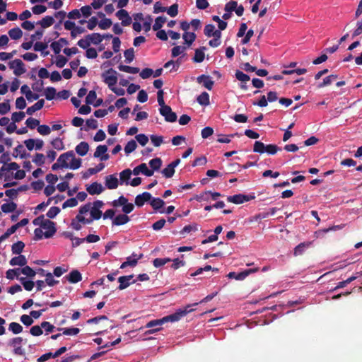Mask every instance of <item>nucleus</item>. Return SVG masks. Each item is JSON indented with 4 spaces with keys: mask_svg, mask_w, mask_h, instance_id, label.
Segmentation results:
<instances>
[{
    "mask_svg": "<svg viewBox=\"0 0 362 362\" xmlns=\"http://www.w3.org/2000/svg\"><path fill=\"white\" fill-rule=\"evenodd\" d=\"M8 159V155L3 154L1 156V163H5ZM19 168V165L15 162L4 163L0 169V179L5 182L11 181L13 178L15 180L23 179L25 177V173L23 170H20Z\"/></svg>",
    "mask_w": 362,
    "mask_h": 362,
    "instance_id": "f257e3e1",
    "label": "nucleus"
},
{
    "mask_svg": "<svg viewBox=\"0 0 362 362\" xmlns=\"http://www.w3.org/2000/svg\"><path fill=\"white\" fill-rule=\"evenodd\" d=\"M104 204L100 200H97L93 203H87L79 208L78 212L84 216L88 223L90 224L95 220H98L101 218L103 212L101 208Z\"/></svg>",
    "mask_w": 362,
    "mask_h": 362,
    "instance_id": "f03ea898",
    "label": "nucleus"
},
{
    "mask_svg": "<svg viewBox=\"0 0 362 362\" xmlns=\"http://www.w3.org/2000/svg\"><path fill=\"white\" fill-rule=\"evenodd\" d=\"M35 226L41 227L45 233V238H49L52 237L56 231V226L53 221L49 219L45 218L43 216H40L35 218L33 221Z\"/></svg>",
    "mask_w": 362,
    "mask_h": 362,
    "instance_id": "7ed1b4c3",
    "label": "nucleus"
},
{
    "mask_svg": "<svg viewBox=\"0 0 362 362\" xmlns=\"http://www.w3.org/2000/svg\"><path fill=\"white\" fill-rule=\"evenodd\" d=\"M59 156H66V158H64V163L63 164V168H64L76 170L81 165V159L76 158L75 154L72 151L62 153Z\"/></svg>",
    "mask_w": 362,
    "mask_h": 362,
    "instance_id": "20e7f679",
    "label": "nucleus"
},
{
    "mask_svg": "<svg viewBox=\"0 0 362 362\" xmlns=\"http://www.w3.org/2000/svg\"><path fill=\"white\" fill-rule=\"evenodd\" d=\"M191 305H187L184 309H178L175 313L163 317V323L175 322L179 321L182 317H185L189 313L192 312L193 309H189Z\"/></svg>",
    "mask_w": 362,
    "mask_h": 362,
    "instance_id": "39448f33",
    "label": "nucleus"
},
{
    "mask_svg": "<svg viewBox=\"0 0 362 362\" xmlns=\"http://www.w3.org/2000/svg\"><path fill=\"white\" fill-rule=\"evenodd\" d=\"M25 342L26 341L22 337H17L11 339L8 342V345L13 349V352L15 355L23 356L25 354V351L22 348V344Z\"/></svg>",
    "mask_w": 362,
    "mask_h": 362,
    "instance_id": "423d86ee",
    "label": "nucleus"
},
{
    "mask_svg": "<svg viewBox=\"0 0 362 362\" xmlns=\"http://www.w3.org/2000/svg\"><path fill=\"white\" fill-rule=\"evenodd\" d=\"M102 78L108 88H110L117 82V73L114 69H110L102 74Z\"/></svg>",
    "mask_w": 362,
    "mask_h": 362,
    "instance_id": "0eeeda50",
    "label": "nucleus"
},
{
    "mask_svg": "<svg viewBox=\"0 0 362 362\" xmlns=\"http://www.w3.org/2000/svg\"><path fill=\"white\" fill-rule=\"evenodd\" d=\"M9 68L13 71V74L17 76H21L26 72V69L23 62L21 59H14L8 63Z\"/></svg>",
    "mask_w": 362,
    "mask_h": 362,
    "instance_id": "6e6552de",
    "label": "nucleus"
},
{
    "mask_svg": "<svg viewBox=\"0 0 362 362\" xmlns=\"http://www.w3.org/2000/svg\"><path fill=\"white\" fill-rule=\"evenodd\" d=\"M160 114L164 117L166 122H174L177 120V115L172 111L170 106L163 107L159 109Z\"/></svg>",
    "mask_w": 362,
    "mask_h": 362,
    "instance_id": "1a4fd4ad",
    "label": "nucleus"
},
{
    "mask_svg": "<svg viewBox=\"0 0 362 362\" xmlns=\"http://www.w3.org/2000/svg\"><path fill=\"white\" fill-rule=\"evenodd\" d=\"M89 224L87 219L83 216L79 212L76 216L72 219L71 226L76 230H79L82 228V225Z\"/></svg>",
    "mask_w": 362,
    "mask_h": 362,
    "instance_id": "9d476101",
    "label": "nucleus"
},
{
    "mask_svg": "<svg viewBox=\"0 0 362 362\" xmlns=\"http://www.w3.org/2000/svg\"><path fill=\"white\" fill-rule=\"evenodd\" d=\"M116 16L121 21L122 26H128L132 23V18L129 13L124 9H120L116 13Z\"/></svg>",
    "mask_w": 362,
    "mask_h": 362,
    "instance_id": "9b49d317",
    "label": "nucleus"
},
{
    "mask_svg": "<svg viewBox=\"0 0 362 362\" xmlns=\"http://www.w3.org/2000/svg\"><path fill=\"white\" fill-rule=\"evenodd\" d=\"M142 256V254L137 255L133 253L131 256L127 257L126 261L120 265V269H124L127 267H135Z\"/></svg>",
    "mask_w": 362,
    "mask_h": 362,
    "instance_id": "f8f14e48",
    "label": "nucleus"
},
{
    "mask_svg": "<svg viewBox=\"0 0 362 362\" xmlns=\"http://www.w3.org/2000/svg\"><path fill=\"white\" fill-rule=\"evenodd\" d=\"M107 147L105 145H99L93 154L95 158H99L101 161H106L109 159L110 156L107 154Z\"/></svg>",
    "mask_w": 362,
    "mask_h": 362,
    "instance_id": "ddd939ff",
    "label": "nucleus"
},
{
    "mask_svg": "<svg viewBox=\"0 0 362 362\" xmlns=\"http://www.w3.org/2000/svg\"><path fill=\"white\" fill-rule=\"evenodd\" d=\"M132 172L135 175L143 174L145 175L146 176L150 177L153 175V171L152 170L148 169L146 163H141L139 165L136 166V168H134Z\"/></svg>",
    "mask_w": 362,
    "mask_h": 362,
    "instance_id": "4468645a",
    "label": "nucleus"
},
{
    "mask_svg": "<svg viewBox=\"0 0 362 362\" xmlns=\"http://www.w3.org/2000/svg\"><path fill=\"white\" fill-rule=\"evenodd\" d=\"M105 184L107 189H115L118 187L119 180L117 175H110L105 177Z\"/></svg>",
    "mask_w": 362,
    "mask_h": 362,
    "instance_id": "2eb2a0df",
    "label": "nucleus"
},
{
    "mask_svg": "<svg viewBox=\"0 0 362 362\" xmlns=\"http://www.w3.org/2000/svg\"><path fill=\"white\" fill-rule=\"evenodd\" d=\"M71 284H76L82 280V275L77 269L72 270L68 275L64 277Z\"/></svg>",
    "mask_w": 362,
    "mask_h": 362,
    "instance_id": "dca6fc26",
    "label": "nucleus"
},
{
    "mask_svg": "<svg viewBox=\"0 0 362 362\" xmlns=\"http://www.w3.org/2000/svg\"><path fill=\"white\" fill-rule=\"evenodd\" d=\"M134 278L133 275L122 276L118 278L119 286L118 288L123 290L127 288L131 284L134 283L135 281L132 280Z\"/></svg>",
    "mask_w": 362,
    "mask_h": 362,
    "instance_id": "f3484780",
    "label": "nucleus"
},
{
    "mask_svg": "<svg viewBox=\"0 0 362 362\" xmlns=\"http://www.w3.org/2000/svg\"><path fill=\"white\" fill-rule=\"evenodd\" d=\"M197 81L199 83L202 84L208 90H211L214 86V81L211 76L207 75H201L197 77Z\"/></svg>",
    "mask_w": 362,
    "mask_h": 362,
    "instance_id": "a211bd4d",
    "label": "nucleus"
},
{
    "mask_svg": "<svg viewBox=\"0 0 362 362\" xmlns=\"http://www.w3.org/2000/svg\"><path fill=\"white\" fill-rule=\"evenodd\" d=\"M86 190L91 195L100 194L104 190V187L100 183L95 182L87 186Z\"/></svg>",
    "mask_w": 362,
    "mask_h": 362,
    "instance_id": "6ab92c4d",
    "label": "nucleus"
},
{
    "mask_svg": "<svg viewBox=\"0 0 362 362\" xmlns=\"http://www.w3.org/2000/svg\"><path fill=\"white\" fill-rule=\"evenodd\" d=\"M151 198V194L149 192H145L142 194H138L135 198V204L141 207L142 206L145 202H149Z\"/></svg>",
    "mask_w": 362,
    "mask_h": 362,
    "instance_id": "aec40b11",
    "label": "nucleus"
},
{
    "mask_svg": "<svg viewBox=\"0 0 362 362\" xmlns=\"http://www.w3.org/2000/svg\"><path fill=\"white\" fill-rule=\"evenodd\" d=\"M257 269H248L240 273L230 272L228 274L229 279H234L236 280L242 281L245 279L250 273L257 271Z\"/></svg>",
    "mask_w": 362,
    "mask_h": 362,
    "instance_id": "412c9836",
    "label": "nucleus"
},
{
    "mask_svg": "<svg viewBox=\"0 0 362 362\" xmlns=\"http://www.w3.org/2000/svg\"><path fill=\"white\" fill-rule=\"evenodd\" d=\"M27 262V259L24 255H18L10 259L9 264L12 267H24L26 265Z\"/></svg>",
    "mask_w": 362,
    "mask_h": 362,
    "instance_id": "4be33fe9",
    "label": "nucleus"
},
{
    "mask_svg": "<svg viewBox=\"0 0 362 362\" xmlns=\"http://www.w3.org/2000/svg\"><path fill=\"white\" fill-rule=\"evenodd\" d=\"M204 32L205 35H206L209 37H221V31L218 30H216L215 26L212 24L206 25L204 28Z\"/></svg>",
    "mask_w": 362,
    "mask_h": 362,
    "instance_id": "5701e85b",
    "label": "nucleus"
},
{
    "mask_svg": "<svg viewBox=\"0 0 362 362\" xmlns=\"http://www.w3.org/2000/svg\"><path fill=\"white\" fill-rule=\"evenodd\" d=\"M129 217L126 214H119L112 220V226H122L127 223L129 221Z\"/></svg>",
    "mask_w": 362,
    "mask_h": 362,
    "instance_id": "b1692460",
    "label": "nucleus"
},
{
    "mask_svg": "<svg viewBox=\"0 0 362 362\" xmlns=\"http://www.w3.org/2000/svg\"><path fill=\"white\" fill-rule=\"evenodd\" d=\"M228 202L234 203L236 204H240L242 203H244L245 202H247L249 200V199L247 197V196L239 194H235L233 196H229L227 198Z\"/></svg>",
    "mask_w": 362,
    "mask_h": 362,
    "instance_id": "393cba45",
    "label": "nucleus"
},
{
    "mask_svg": "<svg viewBox=\"0 0 362 362\" xmlns=\"http://www.w3.org/2000/svg\"><path fill=\"white\" fill-rule=\"evenodd\" d=\"M75 150L77 154L81 156H84L89 150V145L86 141H81L76 146Z\"/></svg>",
    "mask_w": 362,
    "mask_h": 362,
    "instance_id": "a878e982",
    "label": "nucleus"
},
{
    "mask_svg": "<svg viewBox=\"0 0 362 362\" xmlns=\"http://www.w3.org/2000/svg\"><path fill=\"white\" fill-rule=\"evenodd\" d=\"M45 104L43 99L38 100L33 105L29 107L26 110V113L29 115H33L36 111L41 110Z\"/></svg>",
    "mask_w": 362,
    "mask_h": 362,
    "instance_id": "bb28decb",
    "label": "nucleus"
},
{
    "mask_svg": "<svg viewBox=\"0 0 362 362\" xmlns=\"http://www.w3.org/2000/svg\"><path fill=\"white\" fill-rule=\"evenodd\" d=\"M39 272L42 274V276H45V282L48 286H53L59 283V281L55 280L52 274L50 272H47L45 274V270L43 269H39Z\"/></svg>",
    "mask_w": 362,
    "mask_h": 362,
    "instance_id": "cd10ccee",
    "label": "nucleus"
},
{
    "mask_svg": "<svg viewBox=\"0 0 362 362\" xmlns=\"http://www.w3.org/2000/svg\"><path fill=\"white\" fill-rule=\"evenodd\" d=\"M54 23V18L52 16H47L42 20L39 21L37 24L40 25L42 28H47L52 25Z\"/></svg>",
    "mask_w": 362,
    "mask_h": 362,
    "instance_id": "c85d7f7f",
    "label": "nucleus"
},
{
    "mask_svg": "<svg viewBox=\"0 0 362 362\" xmlns=\"http://www.w3.org/2000/svg\"><path fill=\"white\" fill-rule=\"evenodd\" d=\"M149 204L154 210L157 211L163 207L165 202L160 198H155L151 197Z\"/></svg>",
    "mask_w": 362,
    "mask_h": 362,
    "instance_id": "c756f323",
    "label": "nucleus"
},
{
    "mask_svg": "<svg viewBox=\"0 0 362 362\" xmlns=\"http://www.w3.org/2000/svg\"><path fill=\"white\" fill-rule=\"evenodd\" d=\"M132 171L129 169H126L119 173L120 184L125 183L127 185L129 184V179L131 177Z\"/></svg>",
    "mask_w": 362,
    "mask_h": 362,
    "instance_id": "7c9ffc66",
    "label": "nucleus"
},
{
    "mask_svg": "<svg viewBox=\"0 0 362 362\" xmlns=\"http://www.w3.org/2000/svg\"><path fill=\"white\" fill-rule=\"evenodd\" d=\"M8 34L12 40H16L22 37L23 31L21 30L20 28L16 27L9 30Z\"/></svg>",
    "mask_w": 362,
    "mask_h": 362,
    "instance_id": "2f4dec72",
    "label": "nucleus"
},
{
    "mask_svg": "<svg viewBox=\"0 0 362 362\" xmlns=\"http://www.w3.org/2000/svg\"><path fill=\"white\" fill-rule=\"evenodd\" d=\"M28 154L26 153V150L23 145L18 144L14 149L13 156L20 157L21 158H25Z\"/></svg>",
    "mask_w": 362,
    "mask_h": 362,
    "instance_id": "473e14b6",
    "label": "nucleus"
},
{
    "mask_svg": "<svg viewBox=\"0 0 362 362\" xmlns=\"http://www.w3.org/2000/svg\"><path fill=\"white\" fill-rule=\"evenodd\" d=\"M57 330L62 331L63 334L69 336L77 335L80 332V329L76 327L57 328Z\"/></svg>",
    "mask_w": 362,
    "mask_h": 362,
    "instance_id": "72a5a7b5",
    "label": "nucleus"
},
{
    "mask_svg": "<svg viewBox=\"0 0 362 362\" xmlns=\"http://www.w3.org/2000/svg\"><path fill=\"white\" fill-rule=\"evenodd\" d=\"M25 244L22 241H18L12 245L11 251L13 254L21 255L23 252Z\"/></svg>",
    "mask_w": 362,
    "mask_h": 362,
    "instance_id": "f704fd0d",
    "label": "nucleus"
},
{
    "mask_svg": "<svg viewBox=\"0 0 362 362\" xmlns=\"http://www.w3.org/2000/svg\"><path fill=\"white\" fill-rule=\"evenodd\" d=\"M8 330L14 334H18L23 332V327L19 323L13 322L9 324Z\"/></svg>",
    "mask_w": 362,
    "mask_h": 362,
    "instance_id": "c9c22d12",
    "label": "nucleus"
},
{
    "mask_svg": "<svg viewBox=\"0 0 362 362\" xmlns=\"http://www.w3.org/2000/svg\"><path fill=\"white\" fill-rule=\"evenodd\" d=\"M52 146L57 150V151H62L64 149V144L62 139L57 137L52 140L51 141Z\"/></svg>",
    "mask_w": 362,
    "mask_h": 362,
    "instance_id": "e433bc0d",
    "label": "nucleus"
},
{
    "mask_svg": "<svg viewBox=\"0 0 362 362\" xmlns=\"http://www.w3.org/2000/svg\"><path fill=\"white\" fill-rule=\"evenodd\" d=\"M208 195H210L213 200H216L221 196L219 192H212L211 191L205 192L203 194L200 195L197 200H206Z\"/></svg>",
    "mask_w": 362,
    "mask_h": 362,
    "instance_id": "4c0bfd02",
    "label": "nucleus"
},
{
    "mask_svg": "<svg viewBox=\"0 0 362 362\" xmlns=\"http://www.w3.org/2000/svg\"><path fill=\"white\" fill-rule=\"evenodd\" d=\"M197 102L204 106L209 105L210 103L209 101V95L206 92H203L200 94L197 98Z\"/></svg>",
    "mask_w": 362,
    "mask_h": 362,
    "instance_id": "58836bf2",
    "label": "nucleus"
},
{
    "mask_svg": "<svg viewBox=\"0 0 362 362\" xmlns=\"http://www.w3.org/2000/svg\"><path fill=\"white\" fill-rule=\"evenodd\" d=\"M205 47H202V49H197L195 51L194 57L193 58L194 61L197 63L202 62L204 59V50Z\"/></svg>",
    "mask_w": 362,
    "mask_h": 362,
    "instance_id": "ea45409f",
    "label": "nucleus"
},
{
    "mask_svg": "<svg viewBox=\"0 0 362 362\" xmlns=\"http://www.w3.org/2000/svg\"><path fill=\"white\" fill-rule=\"evenodd\" d=\"M182 37H183L185 43L188 46H190L193 43V42L195 40L196 35L194 34V33L185 32L183 34Z\"/></svg>",
    "mask_w": 362,
    "mask_h": 362,
    "instance_id": "a19ab883",
    "label": "nucleus"
},
{
    "mask_svg": "<svg viewBox=\"0 0 362 362\" xmlns=\"http://www.w3.org/2000/svg\"><path fill=\"white\" fill-rule=\"evenodd\" d=\"M16 206H17L14 202H11L3 204L1 206V209L2 211L4 213H11V212H13V211H15V209H16Z\"/></svg>",
    "mask_w": 362,
    "mask_h": 362,
    "instance_id": "79ce46f5",
    "label": "nucleus"
},
{
    "mask_svg": "<svg viewBox=\"0 0 362 362\" xmlns=\"http://www.w3.org/2000/svg\"><path fill=\"white\" fill-rule=\"evenodd\" d=\"M167 18L165 16H158L156 18L155 23L153 25V30H158L160 29L163 24L166 22Z\"/></svg>",
    "mask_w": 362,
    "mask_h": 362,
    "instance_id": "37998d69",
    "label": "nucleus"
},
{
    "mask_svg": "<svg viewBox=\"0 0 362 362\" xmlns=\"http://www.w3.org/2000/svg\"><path fill=\"white\" fill-rule=\"evenodd\" d=\"M118 69L121 71H124L129 74H137L139 72V69L137 67H132L127 65H119Z\"/></svg>",
    "mask_w": 362,
    "mask_h": 362,
    "instance_id": "c03bdc74",
    "label": "nucleus"
},
{
    "mask_svg": "<svg viewBox=\"0 0 362 362\" xmlns=\"http://www.w3.org/2000/svg\"><path fill=\"white\" fill-rule=\"evenodd\" d=\"M87 36L90 40V43L92 42L95 45H98L103 40V35L99 33H92Z\"/></svg>",
    "mask_w": 362,
    "mask_h": 362,
    "instance_id": "a18cd8bd",
    "label": "nucleus"
},
{
    "mask_svg": "<svg viewBox=\"0 0 362 362\" xmlns=\"http://www.w3.org/2000/svg\"><path fill=\"white\" fill-rule=\"evenodd\" d=\"M310 243H303L297 245L294 249V255L298 256L302 255L304 251L310 246Z\"/></svg>",
    "mask_w": 362,
    "mask_h": 362,
    "instance_id": "49530a36",
    "label": "nucleus"
},
{
    "mask_svg": "<svg viewBox=\"0 0 362 362\" xmlns=\"http://www.w3.org/2000/svg\"><path fill=\"white\" fill-rule=\"evenodd\" d=\"M33 162L37 166H42L45 163V156L42 153H37L33 156Z\"/></svg>",
    "mask_w": 362,
    "mask_h": 362,
    "instance_id": "de8ad7c7",
    "label": "nucleus"
},
{
    "mask_svg": "<svg viewBox=\"0 0 362 362\" xmlns=\"http://www.w3.org/2000/svg\"><path fill=\"white\" fill-rule=\"evenodd\" d=\"M19 281H21V283L23 286V288L26 291H30L33 288V287L35 286V283L33 281L27 280L24 277H21L19 279Z\"/></svg>",
    "mask_w": 362,
    "mask_h": 362,
    "instance_id": "09e8293b",
    "label": "nucleus"
},
{
    "mask_svg": "<svg viewBox=\"0 0 362 362\" xmlns=\"http://www.w3.org/2000/svg\"><path fill=\"white\" fill-rule=\"evenodd\" d=\"M42 329H45V334H49V333H52L55 331V329L57 330V328H56L53 325H52L49 322L44 321L41 322Z\"/></svg>",
    "mask_w": 362,
    "mask_h": 362,
    "instance_id": "8fccbe9b",
    "label": "nucleus"
},
{
    "mask_svg": "<svg viewBox=\"0 0 362 362\" xmlns=\"http://www.w3.org/2000/svg\"><path fill=\"white\" fill-rule=\"evenodd\" d=\"M137 147L136 142L134 140H131L127 142L124 147V152L127 155H129L133 152Z\"/></svg>",
    "mask_w": 362,
    "mask_h": 362,
    "instance_id": "3c124183",
    "label": "nucleus"
},
{
    "mask_svg": "<svg viewBox=\"0 0 362 362\" xmlns=\"http://www.w3.org/2000/svg\"><path fill=\"white\" fill-rule=\"evenodd\" d=\"M161 165H162V160L160 158H156L151 159L149 161V165L152 168L151 170L153 171L159 170Z\"/></svg>",
    "mask_w": 362,
    "mask_h": 362,
    "instance_id": "603ef678",
    "label": "nucleus"
},
{
    "mask_svg": "<svg viewBox=\"0 0 362 362\" xmlns=\"http://www.w3.org/2000/svg\"><path fill=\"white\" fill-rule=\"evenodd\" d=\"M266 145L259 141H256L254 144L253 151L259 153H265Z\"/></svg>",
    "mask_w": 362,
    "mask_h": 362,
    "instance_id": "864d4df0",
    "label": "nucleus"
},
{
    "mask_svg": "<svg viewBox=\"0 0 362 362\" xmlns=\"http://www.w3.org/2000/svg\"><path fill=\"white\" fill-rule=\"evenodd\" d=\"M198 230V225L197 223H193L190 225L185 226L182 230L180 231L182 235L189 233L191 232H195Z\"/></svg>",
    "mask_w": 362,
    "mask_h": 362,
    "instance_id": "5fc2aeb1",
    "label": "nucleus"
},
{
    "mask_svg": "<svg viewBox=\"0 0 362 362\" xmlns=\"http://www.w3.org/2000/svg\"><path fill=\"white\" fill-rule=\"evenodd\" d=\"M337 78L336 75H329L323 79L322 83H320L318 88H322L330 85Z\"/></svg>",
    "mask_w": 362,
    "mask_h": 362,
    "instance_id": "6e6d98bb",
    "label": "nucleus"
},
{
    "mask_svg": "<svg viewBox=\"0 0 362 362\" xmlns=\"http://www.w3.org/2000/svg\"><path fill=\"white\" fill-rule=\"evenodd\" d=\"M56 94V89L53 87H47L45 90V96L48 100L54 99Z\"/></svg>",
    "mask_w": 362,
    "mask_h": 362,
    "instance_id": "4d7b16f0",
    "label": "nucleus"
},
{
    "mask_svg": "<svg viewBox=\"0 0 362 362\" xmlns=\"http://www.w3.org/2000/svg\"><path fill=\"white\" fill-rule=\"evenodd\" d=\"M21 274L29 278H33L35 276L36 272L31 267L25 265L22 267Z\"/></svg>",
    "mask_w": 362,
    "mask_h": 362,
    "instance_id": "13d9d810",
    "label": "nucleus"
},
{
    "mask_svg": "<svg viewBox=\"0 0 362 362\" xmlns=\"http://www.w3.org/2000/svg\"><path fill=\"white\" fill-rule=\"evenodd\" d=\"M124 56L125 57L126 63H131L134 59V50L133 48H129L124 51Z\"/></svg>",
    "mask_w": 362,
    "mask_h": 362,
    "instance_id": "bf43d9fd",
    "label": "nucleus"
},
{
    "mask_svg": "<svg viewBox=\"0 0 362 362\" xmlns=\"http://www.w3.org/2000/svg\"><path fill=\"white\" fill-rule=\"evenodd\" d=\"M30 333L33 336H35V337H38V336H40L41 334H42L43 331H42V324H40V325L33 326L30 329Z\"/></svg>",
    "mask_w": 362,
    "mask_h": 362,
    "instance_id": "052dcab7",
    "label": "nucleus"
},
{
    "mask_svg": "<svg viewBox=\"0 0 362 362\" xmlns=\"http://www.w3.org/2000/svg\"><path fill=\"white\" fill-rule=\"evenodd\" d=\"M37 130L42 136L49 135L51 132V128L46 124L39 125Z\"/></svg>",
    "mask_w": 362,
    "mask_h": 362,
    "instance_id": "680f3d73",
    "label": "nucleus"
},
{
    "mask_svg": "<svg viewBox=\"0 0 362 362\" xmlns=\"http://www.w3.org/2000/svg\"><path fill=\"white\" fill-rule=\"evenodd\" d=\"M170 261L171 259L170 258H156L153 260V264L155 267H160Z\"/></svg>",
    "mask_w": 362,
    "mask_h": 362,
    "instance_id": "e2e57ef3",
    "label": "nucleus"
},
{
    "mask_svg": "<svg viewBox=\"0 0 362 362\" xmlns=\"http://www.w3.org/2000/svg\"><path fill=\"white\" fill-rule=\"evenodd\" d=\"M25 124L28 126V127H29L31 129H33L36 127H38V126L40 125V121L37 119L30 117L27 119Z\"/></svg>",
    "mask_w": 362,
    "mask_h": 362,
    "instance_id": "0e129e2a",
    "label": "nucleus"
},
{
    "mask_svg": "<svg viewBox=\"0 0 362 362\" xmlns=\"http://www.w3.org/2000/svg\"><path fill=\"white\" fill-rule=\"evenodd\" d=\"M235 77L238 81L243 83H246L250 80V76L248 75L239 70L236 71Z\"/></svg>",
    "mask_w": 362,
    "mask_h": 362,
    "instance_id": "69168bd1",
    "label": "nucleus"
},
{
    "mask_svg": "<svg viewBox=\"0 0 362 362\" xmlns=\"http://www.w3.org/2000/svg\"><path fill=\"white\" fill-rule=\"evenodd\" d=\"M25 116V114L23 112H16L12 114L11 119L14 123L19 122L24 119Z\"/></svg>",
    "mask_w": 362,
    "mask_h": 362,
    "instance_id": "338daca9",
    "label": "nucleus"
},
{
    "mask_svg": "<svg viewBox=\"0 0 362 362\" xmlns=\"http://www.w3.org/2000/svg\"><path fill=\"white\" fill-rule=\"evenodd\" d=\"M175 169L170 164L162 170V174L167 178L173 177Z\"/></svg>",
    "mask_w": 362,
    "mask_h": 362,
    "instance_id": "774afa93",
    "label": "nucleus"
}]
</instances>
